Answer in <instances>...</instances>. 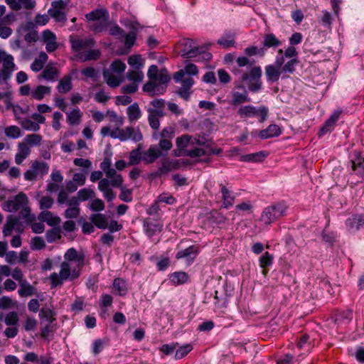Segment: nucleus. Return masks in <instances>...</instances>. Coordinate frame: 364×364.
Wrapping results in <instances>:
<instances>
[{"mask_svg":"<svg viewBox=\"0 0 364 364\" xmlns=\"http://www.w3.org/2000/svg\"><path fill=\"white\" fill-rule=\"evenodd\" d=\"M64 258L65 261L60 264L59 273L53 272L49 277L52 288L61 287L65 281L74 280L80 275L82 256L78 255L77 250L72 247L66 251Z\"/></svg>","mask_w":364,"mask_h":364,"instance_id":"1","label":"nucleus"},{"mask_svg":"<svg viewBox=\"0 0 364 364\" xmlns=\"http://www.w3.org/2000/svg\"><path fill=\"white\" fill-rule=\"evenodd\" d=\"M69 42L72 50L77 53V58L82 62L97 60L101 56L100 49L95 48L96 41L93 38H80L75 35H70Z\"/></svg>","mask_w":364,"mask_h":364,"instance_id":"2","label":"nucleus"},{"mask_svg":"<svg viewBox=\"0 0 364 364\" xmlns=\"http://www.w3.org/2000/svg\"><path fill=\"white\" fill-rule=\"evenodd\" d=\"M100 133L103 136L109 135L112 139H118L121 141L132 139L134 142H139L143 139L139 129H135L132 127H127L125 129L117 127L112 131L109 127H103L100 130Z\"/></svg>","mask_w":364,"mask_h":364,"instance_id":"3","label":"nucleus"},{"mask_svg":"<svg viewBox=\"0 0 364 364\" xmlns=\"http://www.w3.org/2000/svg\"><path fill=\"white\" fill-rule=\"evenodd\" d=\"M85 17L87 21L93 22L90 27V30L95 33H100L107 26L109 12L106 9H96L86 14Z\"/></svg>","mask_w":364,"mask_h":364,"instance_id":"4","label":"nucleus"},{"mask_svg":"<svg viewBox=\"0 0 364 364\" xmlns=\"http://www.w3.org/2000/svg\"><path fill=\"white\" fill-rule=\"evenodd\" d=\"M287 206L284 203H277L266 207L260 216L265 225H270L286 215Z\"/></svg>","mask_w":364,"mask_h":364,"instance_id":"5","label":"nucleus"},{"mask_svg":"<svg viewBox=\"0 0 364 364\" xmlns=\"http://www.w3.org/2000/svg\"><path fill=\"white\" fill-rule=\"evenodd\" d=\"M269 109L265 106L255 107L252 105H241L237 109V114L242 119L257 117L259 122H264L268 117Z\"/></svg>","mask_w":364,"mask_h":364,"instance_id":"6","label":"nucleus"},{"mask_svg":"<svg viewBox=\"0 0 364 364\" xmlns=\"http://www.w3.org/2000/svg\"><path fill=\"white\" fill-rule=\"evenodd\" d=\"M262 69L259 66H253L249 73H243L240 80L246 82L248 90L252 92H257L262 89Z\"/></svg>","mask_w":364,"mask_h":364,"instance_id":"7","label":"nucleus"},{"mask_svg":"<svg viewBox=\"0 0 364 364\" xmlns=\"http://www.w3.org/2000/svg\"><path fill=\"white\" fill-rule=\"evenodd\" d=\"M183 44L184 48L181 50V53L184 58H198L197 60H208L212 57L210 53L205 51L203 48L193 46V41L191 39H184Z\"/></svg>","mask_w":364,"mask_h":364,"instance_id":"8","label":"nucleus"},{"mask_svg":"<svg viewBox=\"0 0 364 364\" xmlns=\"http://www.w3.org/2000/svg\"><path fill=\"white\" fill-rule=\"evenodd\" d=\"M173 78L176 82L181 83V87L176 92L178 95L186 101L188 100L191 94V89L195 83L194 80L190 76L184 77L183 70L176 72Z\"/></svg>","mask_w":364,"mask_h":364,"instance_id":"9","label":"nucleus"},{"mask_svg":"<svg viewBox=\"0 0 364 364\" xmlns=\"http://www.w3.org/2000/svg\"><path fill=\"white\" fill-rule=\"evenodd\" d=\"M48 171L49 166L46 162L36 160L31 164L30 169L24 173V178L26 181H34L38 176L43 177Z\"/></svg>","mask_w":364,"mask_h":364,"instance_id":"10","label":"nucleus"},{"mask_svg":"<svg viewBox=\"0 0 364 364\" xmlns=\"http://www.w3.org/2000/svg\"><path fill=\"white\" fill-rule=\"evenodd\" d=\"M28 203V198L26 193H18L10 198L4 203V209L7 212H16Z\"/></svg>","mask_w":364,"mask_h":364,"instance_id":"11","label":"nucleus"},{"mask_svg":"<svg viewBox=\"0 0 364 364\" xmlns=\"http://www.w3.org/2000/svg\"><path fill=\"white\" fill-rule=\"evenodd\" d=\"M199 252L198 247L191 245L185 250H179L176 255V259L185 260L186 265H191Z\"/></svg>","mask_w":364,"mask_h":364,"instance_id":"12","label":"nucleus"},{"mask_svg":"<svg viewBox=\"0 0 364 364\" xmlns=\"http://www.w3.org/2000/svg\"><path fill=\"white\" fill-rule=\"evenodd\" d=\"M352 173L360 178L364 177V151L356 153L355 157L350 161Z\"/></svg>","mask_w":364,"mask_h":364,"instance_id":"13","label":"nucleus"},{"mask_svg":"<svg viewBox=\"0 0 364 364\" xmlns=\"http://www.w3.org/2000/svg\"><path fill=\"white\" fill-rule=\"evenodd\" d=\"M6 4L13 11L21 9L31 10L36 6L35 0H5Z\"/></svg>","mask_w":364,"mask_h":364,"instance_id":"14","label":"nucleus"},{"mask_svg":"<svg viewBox=\"0 0 364 364\" xmlns=\"http://www.w3.org/2000/svg\"><path fill=\"white\" fill-rule=\"evenodd\" d=\"M144 230L149 237H151L162 230L163 225L158 220L146 218L143 224Z\"/></svg>","mask_w":364,"mask_h":364,"instance_id":"15","label":"nucleus"},{"mask_svg":"<svg viewBox=\"0 0 364 364\" xmlns=\"http://www.w3.org/2000/svg\"><path fill=\"white\" fill-rule=\"evenodd\" d=\"M364 225V215H354L346 221V229L350 232H355Z\"/></svg>","mask_w":364,"mask_h":364,"instance_id":"16","label":"nucleus"},{"mask_svg":"<svg viewBox=\"0 0 364 364\" xmlns=\"http://www.w3.org/2000/svg\"><path fill=\"white\" fill-rule=\"evenodd\" d=\"M43 41L46 43V49L48 53H52L57 50L58 46L56 42V36L53 32L50 30L44 31Z\"/></svg>","mask_w":364,"mask_h":364,"instance_id":"17","label":"nucleus"},{"mask_svg":"<svg viewBox=\"0 0 364 364\" xmlns=\"http://www.w3.org/2000/svg\"><path fill=\"white\" fill-rule=\"evenodd\" d=\"M161 155V151L159 147L155 145H151L146 151L143 152L142 161L146 164H152Z\"/></svg>","mask_w":364,"mask_h":364,"instance_id":"18","label":"nucleus"},{"mask_svg":"<svg viewBox=\"0 0 364 364\" xmlns=\"http://www.w3.org/2000/svg\"><path fill=\"white\" fill-rule=\"evenodd\" d=\"M166 85H161L156 82L149 81L143 87V90L147 92L151 97L156 95H161L166 92Z\"/></svg>","mask_w":364,"mask_h":364,"instance_id":"19","label":"nucleus"},{"mask_svg":"<svg viewBox=\"0 0 364 364\" xmlns=\"http://www.w3.org/2000/svg\"><path fill=\"white\" fill-rule=\"evenodd\" d=\"M249 102H250V98L249 97L248 93L246 90H244L242 92L235 90H232L231 92V100L229 103L232 106L236 107Z\"/></svg>","mask_w":364,"mask_h":364,"instance_id":"20","label":"nucleus"},{"mask_svg":"<svg viewBox=\"0 0 364 364\" xmlns=\"http://www.w3.org/2000/svg\"><path fill=\"white\" fill-rule=\"evenodd\" d=\"M105 176L107 179L108 183L111 184L112 187L121 186L124 183V179L120 173L117 172V169L111 168L105 172Z\"/></svg>","mask_w":364,"mask_h":364,"instance_id":"21","label":"nucleus"},{"mask_svg":"<svg viewBox=\"0 0 364 364\" xmlns=\"http://www.w3.org/2000/svg\"><path fill=\"white\" fill-rule=\"evenodd\" d=\"M341 112H334L330 117L324 122L319 130V136L323 135L333 130L335 123L338 120Z\"/></svg>","mask_w":364,"mask_h":364,"instance_id":"22","label":"nucleus"},{"mask_svg":"<svg viewBox=\"0 0 364 364\" xmlns=\"http://www.w3.org/2000/svg\"><path fill=\"white\" fill-rule=\"evenodd\" d=\"M111 184L108 183L107 178H103L98 183V189L103 193L104 197L108 202L112 201L116 197L115 193L109 188Z\"/></svg>","mask_w":364,"mask_h":364,"instance_id":"23","label":"nucleus"},{"mask_svg":"<svg viewBox=\"0 0 364 364\" xmlns=\"http://www.w3.org/2000/svg\"><path fill=\"white\" fill-rule=\"evenodd\" d=\"M66 114L67 123L70 126H77L81 123L82 112L78 107L74 108L70 112H65Z\"/></svg>","mask_w":364,"mask_h":364,"instance_id":"24","label":"nucleus"},{"mask_svg":"<svg viewBox=\"0 0 364 364\" xmlns=\"http://www.w3.org/2000/svg\"><path fill=\"white\" fill-rule=\"evenodd\" d=\"M31 153V149L26 143L20 142L18 144V152L15 156V162L21 165Z\"/></svg>","mask_w":364,"mask_h":364,"instance_id":"25","label":"nucleus"},{"mask_svg":"<svg viewBox=\"0 0 364 364\" xmlns=\"http://www.w3.org/2000/svg\"><path fill=\"white\" fill-rule=\"evenodd\" d=\"M180 161L164 159L161 161V166L159 167L160 173H164L165 174L173 170H177L180 168Z\"/></svg>","mask_w":364,"mask_h":364,"instance_id":"26","label":"nucleus"},{"mask_svg":"<svg viewBox=\"0 0 364 364\" xmlns=\"http://www.w3.org/2000/svg\"><path fill=\"white\" fill-rule=\"evenodd\" d=\"M268 154L264 151H261L255 153L241 155L240 161L243 162H262Z\"/></svg>","mask_w":364,"mask_h":364,"instance_id":"27","label":"nucleus"},{"mask_svg":"<svg viewBox=\"0 0 364 364\" xmlns=\"http://www.w3.org/2000/svg\"><path fill=\"white\" fill-rule=\"evenodd\" d=\"M90 220L99 229L105 230L108 227V219L105 214H92L90 217Z\"/></svg>","mask_w":364,"mask_h":364,"instance_id":"28","label":"nucleus"},{"mask_svg":"<svg viewBox=\"0 0 364 364\" xmlns=\"http://www.w3.org/2000/svg\"><path fill=\"white\" fill-rule=\"evenodd\" d=\"M170 282L172 285L178 286L186 283L189 276L185 272H175L168 275Z\"/></svg>","mask_w":364,"mask_h":364,"instance_id":"29","label":"nucleus"},{"mask_svg":"<svg viewBox=\"0 0 364 364\" xmlns=\"http://www.w3.org/2000/svg\"><path fill=\"white\" fill-rule=\"evenodd\" d=\"M50 92V87L45 85H38L32 89L31 99L41 101L45 97V96L49 95Z\"/></svg>","mask_w":364,"mask_h":364,"instance_id":"30","label":"nucleus"},{"mask_svg":"<svg viewBox=\"0 0 364 364\" xmlns=\"http://www.w3.org/2000/svg\"><path fill=\"white\" fill-rule=\"evenodd\" d=\"M58 74L59 70L53 64L49 63L45 67L41 77L48 81H55Z\"/></svg>","mask_w":364,"mask_h":364,"instance_id":"31","label":"nucleus"},{"mask_svg":"<svg viewBox=\"0 0 364 364\" xmlns=\"http://www.w3.org/2000/svg\"><path fill=\"white\" fill-rule=\"evenodd\" d=\"M38 219L46 222L50 226H55L60 223V218L58 216H54L48 210L42 211L38 216Z\"/></svg>","mask_w":364,"mask_h":364,"instance_id":"32","label":"nucleus"},{"mask_svg":"<svg viewBox=\"0 0 364 364\" xmlns=\"http://www.w3.org/2000/svg\"><path fill=\"white\" fill-rule=\"evenodd\" d=\"M281 129L277 124H270L267 128L259 132V136L262 139L277 136L281 134Z\"/></svg>","mask_w":364,"mask_h":364,"instance_id":"33","label":"nucleus"},{"mask_svg":"<svg viewBox=\"0 0 364 364\" xmlns=\"http://www.w3.org/2000/svg\"><path fill=\"white\" fill-rule=\"evenodd\" d=\"M281 73H282V70L273 65H269L265 67L267 80L272 83L279 80Z\"/></svg>","mask_w":364,"mask_h":364,"instance_id":"34","label":"nucleus"},{"mask_svg":"<svg viewBox=\"0 0 364 364\" xmlns=\"http://www.w3.org/2000/svg\"><path fill=\"white\" fill-rule=\"evenodd\" d=\"M235 33L228 31L218 40L217 43L223 48H228L235 46Z\"/></svg>","mask_w":364,"mask_h":364,"instance_id":"35","label":"nucleus"},{"mask_svg":"<svg viewBox=\"0 0 364 364\" xmlns=\"http://www.w3.org/2000/svg\"><path fill=\"white\" fill-rule=\"evenodd\" d=\"M129 121L132 123L139 120L141 117V111L136 102L129 105L127 109Z\"/></svg>","mask_w":364,"mask_h":364,"instance_id":"36","label":"nucleus"},{"mask_svg":"<svg viewBox=\"0 0 364 364\" xmlns=\"http://www.w3.org/2000/svg\"><path fill=\"white\" fill-rule=\"evenodd\" d=\"M220 186L223 199V206L225 208H228L233 205L235 196L232 195V191L225 186L220 184Z\"/></svg>","mask_w":364,"mask_h":364,"instance_id":"37","label":"nucleus"},{"mask_svg":"<svg viewBox=\"0 0 364 364\" xmlns=\"http://www.w3.org/2000/svg\"><path fill=\"white\" fill-rule=\"evenodd\" d=\"M106 83L111 87H117L122 82V80L114 75L110 70L105 69L102 73Z\"/></svg>","mask_w":364,"mask_h":364,"instance_id":"38","label":"nucleus"},{"mask_svg":"<svg viewBox=\"0 0 364 364\" xmlns=\"http://www.w3.org/2000/svg\"><path fill=\"white\" fill-rule=\"evenodd\" d=\"M15 64L14 63V58L10 54L4 53L3 57V69L1 70L4 74H8L10 77L11 73L14 71Z\"/></svg>","mask_w":364,"mask_h":364,"instance_id":"39","label":"nucleus"},{"mask_svg":"<svg viewBox=\"0 0 364 364\" xmlns=\"http://www.w3.org/2000/svg\"><path fill=\"white\" fill-rule=\"evenodd\" d=\"M19 225V219L17 217L9 215L7 218L6 223L3 228V233L5 237L9 236L14 228Z\"/></svg>","mask_w":364,"mask_h":364,"instance_id":"40","label":"nucleus"},{"mask_svg":"<svg viewBox=\"0 0 364 364\" xmlns=\"http://www.w3.org/2000/svg\"><path fill=\"white\" fill-rule=\"evenodd\" d=\"M141 146H138L129 153L128 166H134L139 164L142 161Z\"/></svg>","mask_w":364,"mask_h":364,"instance_id":"41","label":"nucleus"},{"mask_svg":"<svg viewBox=\"0 0 364 364\" xmlns=\"http://www.w3.org/2000/svg\"><path fill=\"white\" fill-rule=\"evenodd\" d=\"M73 88L72 78L70 75L64 76L58 82L57 90L60 93H67Z\"/></svg>","mask_w":364,"mask_h":364,"instance_id":"42","label":"nucleus"},{"mask_svg":"<svg viewBox=\"0 0 364 364\" xmlns=\"http://www.w3.org/2000/svg\"><path fill=\"white\" fill-rule=\"evenodd\" d=\"M18 293L21 297L32 296L35 294V288L26 280H24L20 283Z\"/></svg>","mask_w":364,"mask_h":364,"instance_id":"43","label":"nucleus"},{"mask_svg":"<svg viewBox=\"0 0 364 364\" xmlns=\"http://www.w3.org/2000/svg\"><path fill=\"white\" fill-rule=\"evenodd\" d=\"M273 255H271L268 252H265L259 259V266L263 269L262 273L264 274H267L268 270L266 269L267 267L271 266L273 263Z\"/></svg>","mask_w":364,"mask_h":364,"instance_id":"44","label":"nucleus"},{"mask_svg":"<svg viewBox=\"0 0 364 364\" xmlns=\"http://www.w3.org/2000/svg\"><path fill=\"white\" fill-rule=\"evenodd\" d=\"M282 45V42L273 33H268L264 36L263 46L265 48H277Z\"/></svg>","mask_w":364,"mask_h":364,"instance_id":"45","label":"nucleus"},{"mask_svg":"<svg viewBox=\"0 0 364 364\" xmlns=\"http://www.w3.org/2000/svg\"><path fill=\"white\" fill-rule=\"evenodd\" d=\"M42 141V136L38 134H27L24 139L23 143H26L27 146H40Z\"/></svg>","mask_w":364,"mask_h":364,"instance_id":"46","label":"nucleus"},{"mask_svg":"<svg viewBox=\"0 0 364 364\" xmlns=\"http://www.w3.org/2000/svg\"><path fill=\"white\" fill-rule=\"evenodd\" d=\"M55 312L49 308H43L39 311V317L42 320H46L48 323H53L55 321Z\"/></svg>","mask_w":364,"mask_h":364,"instance_id":"47","label":"nucleus"},{"mask_svg":"<svg viewBox=\"0 0 364 364\" xmlns=\"http://www.w3.org/2000/svg\"><path fill=\"white\" fill-rule=\"evenodd\" d=\"M114 188H119L120 193L119 198L121 200L129 203L132 200V191L131 189L127 188L125 186L121 184V186H114Z\"/></svg>","mask_w":364,"mask_h":364,"instance_id":"48","label":"nucleus"},{"mask_svg":"<svg viewBox=\"0 0 364 364\" xmlns=\"http://www.w3.org/2000/svg\"><path fill=\"white\" fill-rule=\"evenodd\" d=\"M113 287L117 291L118 294L120 296H124L127 292L126 282L122 279H115L113 282Z\"/></svg>","mask_w":364,"mask_h":364,"instance_id":"49","label":"nucleus"},{"mask_svg":"<svg viewBox=\"0 0 364 364\" xmlns=\"http://www.w3.org/2000/svg\"><path fill=\"white\" fill-rule=\"evenodd\" d=\"M208 151L206 148H194L193 149L185 150L183 155L189 156L191 158L200 157L202 156H206Z\"/></svg>","mask_w":364,"mask_h":364,"instance_id":"50","label":"nucleus"},{"mask_svg":"<svg viewBox=\"0 0 364 364\" xmlns=\"http://www.w3.org/2000/svg\"><path fill=\"white\" fill-rule=\"evenodd\" d=\"M48 14L50 17L55 19L56 22L65 23L67 20L66 16L63 11H58L54 9H49Z\"/></svg>","mask_w":364,"mask_h":364,"instance_id":"51","label":"nucleus"},{"mask_svg":"<svg viewBox=\"0 0 364 364\" xmlns=\"http://www.w3.org/2000/svg\"><path fill=\"white\" fill-rule=\"evenodd\" d=\"M19 317L16 311L8 313L4 317V323L6 326H18Z\"/></svg>","mask_w":364,"mask_h":364,"instance_id":"52","label":"nucleus"},{"mask_svg":"<svg viewBox=\"0 0 364 364\" xmlns=\"http://www.w3.org/2000/svg\"><path fill=\"white\" fill-rule=\"evenodd\" d=\"M4 132L6 136L11 139H18L21 136V129L15 125L6 127Z\"/></svg>","mask_w":364,"mask_h":364,"instance_id":"53","label":"nucleus"},{"mask_svg":"<svg viewBox=\"0 0 364 364\" xmlns=\"http://www.w3.org/2000/svg\"><path fill=\"white\" fill-rule=\"evenodd\" d=\"M127 78L129 80L133 81V82L138 83L142 81L144 78V74L141 71L139 70H129L127 73Z\"/></svg>","mask_w":364,"mask_h":364,"instance_id":"54","label":"nucleus"},{"mask_svg":"<svg viewBox=\"0 0 364 364\" xmlns=\"http://www.w3.org/2000/svg\"><path fill=\"white\" fill-rule=\"evenodd\" d=\"M128 64L135 70H139L143 67V60L140 55H134L128 58Z\"/></svg>","mask_w":364,"mask_h":364,"instance_id":"55","label":"nucleus"},{"mask_svg":"<svg viewBox=\"0 0 364 364\" xmlns=\"http://www.w3.org/2000/svg\"><path fill=\"white\" fill-rule=\"evenodd\" d=\"M21 127L26 130L37 132L40 129V125L29 119H25L21 122Z\"/></svg>","mask_w":364,"mask_h":364,"instance_id":"56","label":"nucleus"},{"mask_svg":"<svg viewBox=\"0 0 364 364\" xmlns=\"http://www.w3.org/2000/svg\"><path fill=\"white\" fill-rule=\"evenodd\" d=\"M31 208L28 205L23 206L21 208V211L18 215V219H24L27 223H31L34 220L35 217L31 215Z\"/></svg>","mask_w":364,"mask_h":364,"instance_id":"57","label":"nucleus"},{"mask_svg":"<svg viewBox=\"0 0 364 364\" xmlns=\"http://www.w3.org/2000/svg\"><path fill=\"white\" fill-rule=\"evenodd\" d=\"M299 63L296 58H292L287 61L282 68V72L291 74L295 71V67Z\"/></svg>","mask_w":364,"mask_h":364,"instance_id":"58","label":"nucleus"},{"mask_svg":"<svg viewBox=\"0 0 364 364\" xmlns=\"http://www.w3.org/2000/svg\"><path fill=\"white\" fill-rule=\"evenodd\" d=\"M95 195V193L92 190L85 188L82 189H80L77 193V196L79 198L80 201H85L88 198L93 197Z\"/></svg>","mask_w":364,"mask_h":364,"instance_id":"59","label":"nucleus"},{"mask_svg":"<svg viewBox=\"0 0 364 364\" xmlns=\"http://www.w3.org/2000/svg\"><path fill=\"white\" fill-rule=\"evenodd\" d=\"M136 38V33L134 30L131 31L127 34L124 33V39L126 48H131L134 46Z\"/></svg>","mask_w":364,"mask_h":364,"instance_id":"60","label":"nucleus"},{"mask_svg":"<svg viewBox=\"0 0 364 364\" xmlns=\"http://www.w3.org/2000/svg\"><path fill=\"white\" fill-rule=\"evenodd\" d=\"M192 348V346L190 344L180 347L176 351L175 359L179 360L184 358L189 352L191 351Z\"/></svg>","mask_w":364,"mask_h":364,"instance_id":"61","label":"nucleus"},{"mask_svg":"<svg viewBox=\"0 0 364 364\" xmlns=\"http://www.w3.org/2000/svg\"><path fill=\"white\" fill-rule=\"evenodd\" d=\"M126 69V65L124 63L119 60H114L110 65L111 71L119 74L122 73Z\"/></svg>","mask_w":364,"mask_h":364,"instance_id":"62","label":"nucleus"},{"mask_svg":"<svg viewBox=\"0 0 364 364\" xmlns=\"http://www.w3.org/2000/svg\"><path fill=\"white\" fill-rule=\"evenodd\" d=\"M211 220L218 226H223L227 221L226 217L219 212H215L211 215Z\"/></svg>","mask_w":364,"mask_h":364,"instance_id":"63","label":"nucleus"},{"mask_svg":"<svg viewBox=\"0 0 364 364\" xmlns=\"http://www.w3.org/2000/svg\"><path fill=\"white\" fill-rule=\"evenodd\" d=\"M277 364H297V360L291 354H285L278 359Z\"/></svg>","mask_w":364,"mask_h":364,"instance_id":"64","label":"nucleus"}]
</instances>
